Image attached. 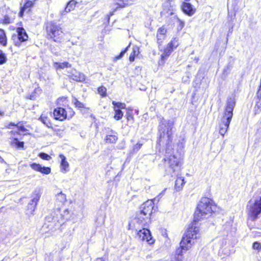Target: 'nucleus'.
Segmentation results:
<instances>
[{
    "mask_svg": "<svg viewBox=\"0 0 261 261\" xmlns=\"http://www.w3.org/2000/svg\"><path fill=\"white\" fill-rule=\"evenodd\" d=\"M232 224L231 222H229L227 223L226 226L225 227V229H226L227 231L230 229V227L231 226Z\"/></svg>",
    "mask_w": 261,
    "mask_h": 261,
    "instance_id": "nucleus-47",
    "label": "nucleus"
},
{
    "mask_svg": "<svg viewBox=\"0 0 261 261\" xmlns=\"http://www.w3.org/2000/svg\"><path fill=\"white\" fill-rule=\"evenodd\" d=\"M179 45L178 39L176 38H173L167 44L161 55L162 60L164 61L168 58L174 49L176 48Z\"/></svg>",
    "mask_w": 261,
    "mask_h": 261,
    "instance_id": "nucleus-10",
    "label": "nucleus"
},
{
    "mask_svg": "<svg viewBox=\"0 0 261 261\" xmlns=\"http://www.w3.org/2000/svg\"><path fill=\"white\" fill-rule=\"evenodd\" d=\"M4 113L0 111V115H1V116H3V115H4Z\"/></svg>",
    "mask_w": 261,
    "mask_h": 261,
    "instance_id": "nucleus-51",
    "label": "nucleus"
},
{
    "mask_svg": "<svg viewBox=\"0 0 261 261\" xmlns=\"http://www.w3.org/2000/svg\"><path fill=\"white\" fill-rule=\"evenodd\" d=\"M76 4V2L74 0H71L70 1H69L67 4V6L65 8L64 10L62 12L61 15H64L66 14V13H68L74 10Z\"/></svg>",
    "mask_w": 261,
    "mask_h": 261,
    "instance_id": "nucleus-22",
    "label": "nucleus"
},
{
    "mask_svg": "<svg viewBox=\"0 0 261 261\" xmlns=\"http://www.w3.org/2000/svg\"><path fill=\"white\" fill-rule=\"evenodd\" d=\"M40 91V90L39 89H35V91Z\"/></svg>",
    "mask_w": 261,
    "mask_h": 261,
    "instance_id": "nucleus-53",
    "label": "nucleus"
},
{
    "mask_svg": "<svg viewBox=\"0 0 261 261\" xmlns=\"http://www.w3.org/2000/svg\"><path fill=\"white\" fill-rule=\"evenodd\" d=\"M142 146V144L139 143H137L136 144L133 146V148L130 151V152L132 153H136L141 148Z\"/></svg>",
    "mask_w": 261,
    "mask_h": 261,
    "instance_id": "nucleus-32",
    "label": "nucleus"
},
{
    "mask_svg": "<svg viewBox=\"0 0 261 261\" xmlns=\"http://www.w3.org/2000/svg\"><path fill=\"white\" fill-rule=\"evenodd\" d=\"M166 33V30L164 27L160 28L158 30V33L159 34L163 35L165 36Z\"/></svg>",
    "mask_w": 261,
    "mask_h": 261,
    "instance_id": "nucleus-40",
    "label": "nucleus"
},
{
    "mask_svg": "<svg viewBox=\"0 0 261 261\" xmlns=\"http://www.w3.org/2000/svg\"><path fill=\"white\" fill-rule=\"evenodd\" d=\"M39 156L42 159L46 161H49L51 159L50 155L44 152L40 153L39 154Z\"/></svg>",
    "mask_w": 261,
    "mask_h": 261,
    "instance_id": "nucleus-35",
    "label": "nucleus"
},
{
    "mask_svg": "<svg viewBox=\"0 0 261 261\" xmlns=\"http://www.w3.org/2000/svg\"><path fill=\"white\" fill-rule=\"evenodd\" d=\"M181 8L183 12L189 16L194 14L196 9L189 3L183 2L181 5Z\"/></svg>",
    "mask_w": 261,
    "mask_h": 261,
    "instance_id": "nucleus-16",
    "label": "nucleus"
},
{
    "mask_svg": "<svg viewBox=\"0 0 261 261\" xmlns=\"http://www.w3.org/2000/svg\"><path fill=\"white\" fill-rule=\"evenodd\" d=\"M0 44L6 46L7 44V39L5 31L0 29Z\"/></svg>",
    "mask_w": 261,
    "mask_h": 261,
    "instance_id": "nucleus-26",
    "label": "nucleus"
},
{
    "mask_svg": "<svg viewBox=\"0 0 261 261\" xmlns=\"http://www.w3.org/2000/svg\"><path fill=\"white\" fill-rule=\"evenodd\" d=\"M256 96L258 98H261V88L259 87V89L256 93Z\"/></svg>",
    "mask_w": 261,
    "mask_h": 261,
    "instance_id": "nucleus-46",
    "label": "nucleus"
},
{
    "mask_svg": "<svg viewBox=\"0 0 261 261\" xmlns=\"http://www.w3.org/2000/svg\"><path fill=\"white\" fill-rule=\"evenodd\" d=\"M132 111V110L129 109V108L127 109V113L126 115V118H127V120H134L133 116L131 113Z\"/></svg>",
    "mask_w": 261,
    "mask_h": 261,
    "instance_id": "nucleus-38",
    "label": "nucleus"
},
{
    "mask_svg": "<svg viewBox=\"0 0 261 261\" xmlns=\"http://www.w3.org/2000/svg\"><path fill=\"white\" fill-rule=\"evenodd\" d=\"M46 31L49 37L53 39L55 42H60L64 36L60 26L52 22L47 24Z\"/></svg>",
    "mask_w": 261,
    "mask_h": 261,
    "instance_id": "nucleus-7",
    "label": "nucleus"
},
{
    "mask_svg": "<svg viewBox=\"0 0 261 261\" xmlns=\"http://www.w3.org/2000/svg\"><path fill=\"white\" fill-rule=\"evenodd\" d=\"M228 16L229 17L230 16V12H228Z\"/></svg>",
    "mask_w": 261,
    "mask_h": 261,
    "instance_id": "nucleus-56",
    "label": "nucleus"
},
{
    "mask_svg": "<svg viewBox=\"0 0 261 261\" xmlns=\"http://www.w3.org/2000/svg\"><path fill=\"white\" fill-rule=\"evenodd\" d=\"M12 22L11 19L7 15L5 16L3 19V23L5 24H9Z\"/></svg>",
    "mask_w": 261,
    "mask_h": 261,
    "instance_id": "nucleus-41",
    "label": "nucleus"
},
{
    "mask_svg": "<svg viewBox=\"0 0 261 261\" xmlns=\"http://www.w3.org/2000/svg\"><path fill=\"white\" fill-rule=\"evenodd\" d=\"M54 116L57 120H63L66 118V112L64 109L58 108L55 109Z\"/></svg>",
    "mask_w": 261,
    "mask_h": 261,
    "instance_id": "nucleus-18",
    "label": "nucleus"
},
{
    "mask_svg": "<svg viewBox=\"0 0 261 261\" xmlns=\"http://www.w3.org/2000/svg\"><path fill=\"white\" fill-rule=\"evenodd\" d=\"M98 92L102 97L107 96V88L103 86H101L98 89Z\"/></svg>",
    "mask_w": 261,
    "mask_h": 261,
    "instance_id": "nucleus-33",
    "label": "nucleus"
},
{
    "mask_svg": "<svg viewBox=\"0 0 261 261\" xmlns=\"http://www.w3.org/2000/svg\"><path fill=\"white\" fill-rule=\"evenodd\" d=\"M7 61V57L5 54L0 50V64L5 63Z\"/></svg>",
    "mask_w": 261,
    "mask_h": 261,
    "instance_id": "nucleus-34",
    "label": "nucleus"
},
{
    "mask_svg": "<svg viewBox=\"0 0 261 261\" xmlns=\"http://www.w3.org/2000/svg\"><path fill=\"white\" fill-rule=\"evenodd\" d=\"M153 207V201L152 200H148L141 205L139 212L150 217Z\"/></svg>",
    "mask_w": 261,
    "mask_h": 261,
    "instance_id": "nucleus-13",
    "label": "nucleus"
},
{
    "mask_svg": "<svg viewBox=\"0 0 261 261\" xmlns=\"http://www.w3.org/2000/svg\"><path fill=\"white\" fill-rule=\"evenodd\" d=\"M164 35L157 33V39L158 41H160L161 42H162V40L164 39Z\"/></svg>",
    "mask_w": 261,
    "mask_h": 261,
    "instance_id": "nucleus-43",
    "label": "nucleus"
},
{
    "mask_svg": "<svg viewBox=\"0 0 261 261\" xmlns=\"http://www.w3.org/2000/svg\"><path fill=\"white\" fill-rule=\"evenodd\" d=\"M235 106V101L232 98L227 100L226 106L224 113L219 123V133L224 136L227 132L229 127L230 123L233 116V110Z\"/></svg>",
    "mask_w": 261,
    "mask_h": 261,
    "instance_id": "nucleus-3",
    "label": "nucleus"
},
{
    "mask_svg": "<svg viewBox=\"0 0 261 261\" xmlns=\"http://www.w3.org/2000/svg\"><path fill=\"white\" fill-rule=\"evenodd\" d=\"M200 237V229L196 225V224H193L187 229L180 243V247L175 251L176 260L182 261L184 258L183 251L189 250Z\"/></svg>",
    "mask_w": 261,
    "mask_h": 261,
    "instance_id": "nucleus-1",
    "label": "nucleus"
},
{
    "mask_svg": "<svg viewBox=\"0 0 261 261\" xmlns=\"http://www.w3.org/2000/svg\"><path fill=\"white\" fill-rule=\"evenodd\" d=\"M60 211H61L60 208H59L57 210V212L60 213ZM55 213H56V216H54L51 218L53 222L55 223V224H56L57 222L59 223H61L62 220H70V219L69 211L68 209L64 210V211L63 212V213L60 214V218H59L57 216V211H56ZM50 219H51L50 217H48L46 218V220L49 221Z\"/></svg>",
    "mask_w": 261,
    "mask_h": 261,
    "instance_id": "nucleus-11",
    "label": "nucleus"
},
{
    "mask_svg": "<svg viewBox=\"0 0 261 261\" xmlns=\"http://www.w3.org/2000/svg\"><path fill=\"white\" fill-rule=\"evenodd\" d=\"M185 183L186 181H185V179L183 177H177L175 182V190L176 191H181L182 189L183 186Z\"/></svg>",
    "mask_w": 261,
    "mask_h": 261,
    "instance_id": "nucleus-20",
    "label": "nucleus"
},
{
    "mask_svg": "<svg viewBox=\"0 0 261 261\" xmlns=\"http://www.w3.org/2000/svg\"><path fill=\"white\" fill-rule=\"evenodd\" d=\"M40 120L48 127L51 126V123L48 117L46 116L44 114H42L39 118Z\"/></svg>",
    "mask_w": 261,
    "mask_h": 261,
    "instance_id": "nucleus-29",
    "label": "nucleus"
},
{
    "mask_svg": "<svg viewBox=\"0 0 261 261\" xmlns=\"http://www.w3.org/2000/svg\"><path fill=\"white\" fill-rule=\"evenodd\" d=\"M166 165L168 166L166 169L167 174H170L172 176L173 174L178 172L181 165V158L175 155H170L167 160H165Z\"/></svg>",
    "mask_w": 261,
    "mask_h": 261,
    "instance_id": "nucleus-6",
    "label": "nucleus"
},
{
    "mask_svg": "<svg viewBox=\"0 0 261 261\" xmlns=\"http://www.w3.org/2000/svg\"><path fill=\"white\" fill-rule=\"evenodd\" d=\"M132 4V0H114L113 5L112 11H110L108 15L109 19L110 16L114 14V13L118 9L127 7Z\"/></svg>",
    "mask_w": 261,
    "mask_h": 261,
    "instance_id": "nucleus-12",
    "label": "nucleus"
},
{
    "mask_svg": "<svg viewBox=\"0 0 261 261\" xmlns=\"http://www.w3.org/2000/svg\"><path fill=\"white\" fill-rule=\"evenodd\" d=\"M178 22L179 23V25L180 27V29H182L185 25V23L184 21L179 19V18L177 19Z\"/></svg>",
    "mask_w": 261,
    "mask_h": 261,
    "instance_id": "nucleus-45",
    "label": "nucleus"
},
{
    "mask_svg": "<svg viewBox=\"0 0 261 261\" xmlns=\"http://www.w3.org/2000/svg\"><path fill=\"white\" fill-rule=\"evenodd\" d=\"M41 195V193L39 190H36L33 192L31 196L32 199L28 204V207L31 210V212H34L36 209Z\"/></svg>",
    "mask_w": 261,
    "mask_h": 261,
    "instance_id": "nucleus-14",
    "label": "nucleus"
},
{
    "mask_svg": "<svg viewBox=\"0 0 261 261\" xmlns=\"http://www.w3.org/2000/svg\"><path fill=\"white\" fill-rule=\"evenodd\" d=\"M112 104L114 106V109H125L126 107L124 103L117 102L115 101L112 102Z\"/></svg>",
    "mask_w": 261,
    "mask_h": 261,
    "instance_id": "nucleus-30",
    "label": "nucleus"
},
{
    "mask_svg": "<svg viewBox=\"0 0 261 261\" xmlns=\"http://www.w3.org/2000/svg\"><path fill=\"white\" fill-rule=\"evenodd\" d=\"M117 139V133L113 130H111L110 134L106 136L105 141L108 143H114Z\"/></svg>",
    "mask_w": 261,
    "mask_h": 261,
    "instance_id": "nucleus-21",
    "label": "nucleus"
},
{
    "mask_svg": "<svg viewBox=\"0 0 261 261\" xmlns=\"http://www.w3.org/2000/svg\"><path fill=\"white\" fill-rule=\"evenodd\" d=\"M16 124H15L14 123H12V122H11L10 123V124L8 125V126H7V127L8 128H10V126H16Z\"/></svg>",
    "mask_w": 261,
    "mask_h": 261,
    "instance_id": "nucleus-48",
    "label": "nucleus"
},
{
    "mask_svg": "<svg viewBox=\"0 0 261 261\" xmlns=\"http://www.w3.org/2000/svg\"><path fill=\"white\" fill-rule=\"evenodd\" d=\"M12 144H14L17 147H23L24 143L23 142H19L17 139L15 138Z\"/></svg>",
    "mask_w": 261,
    "mask_h": 261,
    "instance_id": "nucleus-37",
    "label": "nucleus"
},
{
    "mask_svg": "<svg viewBox=\"0 0 261 261\" xmlns=\"http://www.w3.org/2000/svg\"><path fill=\"white\" fill-rule=\"evenodd\" d=\"M53 66L56 70H59L71 67V65L67 62L63 63L54 62Z\"/></svg>",
    "mask_w": 261,
    "mask_h": 261,
    "instance_id": "nucleus-24",
    "label": "nucleus"
},
{
    "mask_svg": "<svg viewBox=\"0 0 261 261\" xmlns=\"http://www.w3.org/2000/svg\"><path fill=\"white\" fill-rule=\"evenodd\" d=\"M247 212L251 220H255L261 213V197L259 199L250 200L247 205Z\"/></svg>",
    "mask_w": 261,
    "mask_h": 261,
    "instance_id": "nucleus-5",
    "label": "nucleus"
},
{
    "mask_svg": "<svg viewBox=\"0 0 261 261\" xmlns=\"http://www.w3.org/2000/svg\"><path fill=\"white\" fill-rule=\"evenodd\" d=\"M10 133H12V134H13V133H14V132H13V131H11V132H10Z\"/></svg>",
    "mask_w": 261,
    "mask_h": 261,
    "instance_id": "nucleus-54",
    "label": "nucleus"
},
{
    "mask_svg": "<svg viewBox=\"0 0 261 261\" xmlns=\"http://www.w3.org/2000/svg\"><path fill=\"white\" fill-rule=\"evenodd\" d=\"M73 102L74 105L77 108H81L85 107L84 104L83 103L80 102V101H79L76 98L74 99V100H73Z\"/></svg>",
    "mask_w": 261,
    "mask_h": 261,
    "instance_id": "nucleus-36",
    "label": "nucleus"
},
{
    "mask_svg": "<svg viewBox=\"0 0 261 261\" xmlns=\"http://www.w3.org/2000/svg\"><path fill=\"white\" fill-rule=\"evenodd\" d=\"M17 34H13L12 39L16 46H19L20 42L28 40V36L23 28H18L16 30Z\"/></svg>",
    "mask_w": 261,
    "mask_h": 261,
    "instance_id": "nucleus-9",
    "label": "nucleus"
},
{
    "mask_svg": "<svg viewBox=\"0 0 261 261\" xmlns=\"http://www.w3.org/2000/svg\"><path fill=\"white\" fill-rule=\"evenodd\" d=\"M0 160H2V161H3V159L1 158V156H0Z\"/></svg>",
    "mask_w": 261,
    "mask_h": 261,
    "instance_id": "nucleus-55",
    "label": "nucleus"
},
{
    "mask_svg": "<svg viewBox=\"0 0 261 261\" xmlns=\"http://www.w3.org/2000/svg\"><path fill=\"white\" fill-rule=\"evenodd\" d=\"M215 208L216 205L210 199L206 197L202 198L195 212L194 221L191 225L196 224V225L199 227L196 221L208 218L211 216ZM199 228L200 229V228Z\"/></svg>",
    "mask_w": 261,
    "mask_h": 261,
    "instance_id": "nucleus-2",
    "label": "nucleus"
},
{
    "mask_svg": "<svg viewBox=\"0 0 261 261\" xmlns=\"http://www.w3.org/2000/svg\"><path fill=\"white\" fill-rule=\"evenodd\" d=\"M235 16H236V14H235V13H232L231 16V18H232V17H235Z\"/></svg>",
    "mask_w": 261,
    "mask_h": 261,
    "instance_id": "nucleus-50",
    "label": "nucleus"
},
{
    "mask_svg": "<svg viewBox=\"0 0 261 261\" xmlns=\"http://www.w3.org/2000/svg\"><path fill=\"white\" fill-rule=\"evenodd\" d=\"M173 122L170 121H166L163 119L161 121L159 127V131L160 132V138L159 143H165L169 144L171 142L172 136V127Z\"/></svg>",
    "mask_w": 261,
    "mask_h": 261,
    "instance_id": "nucleus-4",
    "label": "nucleus"
},
{
    "mask_svg": "<svg viewBox=\"0 0 261 261\" xmlns=\"http://www.w3.org/2000/svg\"><path fill=\"white\" fill-rule=\"evenodd\" d=\"M72 80L77 82H83L85 80V75L81 72H77L76 70L70 75Z\"/></svg>",
    "mask_w": 261,
    "mask_h": 261,
    "instance_id": "nucleus-23",
    "label": "nucleus"
},
{
    "mask_svg": "<svg viewBox=\"0 0 261 261\" xmlns=\"http://www.w3.org/2000/svg\"><path fill=\"white\" fill-rule=\"evenodd\" d=\"M129 47V45L127 47H126V48L124 50L122 51L120 53V55L118 56L117 58L120 59L121 57H122L123 56V55H124V54L127 51L128 48Z\"/></svg>",
    "mask_w": 261,
    "mask_h": 261,
    "instance_id": "nucleus-42",
    "label": "nucleus"
},
{
    "mask_svg": "<svg viewBox=\"0 0 261 261\" xmlns=\"http://www.w3.org/2000/svg\"><path fill=\"white\" fill-rule=\"evenodd\" d=\"M95 261H105L102 258H97Z\"/></svg>",
    "mask_w": 261,
    "mask_h": 261,
    "instance_id": "nucleus-49",
    "label": "nucleus"
},
{
    "mask_svg": "<svg viewBox=\"0 0 261 261\" xmlns=\"http://www.w3.org/2000/svg\"><path fill=\"white\" fill-rule=\"evenodd\" d=\"M61 159L60 170L63 173H66L69 171V164L66 161V157L62 154L59 155Z\"/></svg>",
    "mask_w": 261,
    "mask_h": 261,
    "instance_id": "nucleus-19",
    "label": "nucleus"
},
{
    "mask_svg": "<svg viewBox=\"0 0 261 261\" xmlns=\"http://www.w3.org/2000/svg\"><path fill=\"white\" fill-rule=\"evenodd\" d=\"M139 48L137 46H135L133 47V51L130 54L129 58V60L130 62H133L135 60V57H137L140 54Z\"/></svg>",
    "mask_w": 261,
    "mask_h": 261,
    "instance_id": "nucleus-27",
    "label": "nucleus"
},
{
    "mask_svg": "<svg viewBox=\"0 0 261 261\" xmlns=\"http://www.w3.org/2000/svg\"><path fill=\"white\" fill-rule=\"evenodd\" d=\"M252 247L254 249L260 250L261 249V243L255 242L253 244Z\"/></svg>",
    "mask_w": 261,
    "mask_h": 261,
    "instance_id": "nucleus-39",
    "label": "nucleus"
},
{
    "mask_svg": "<svg viewBox=\"0 0 261 261\" xmlns=\"http://www.w3.org/2000/svg\"><path fill=\"white\" fill-rule=\"evenodd\" d=\"M30 166L32 169L45 174H48L51 172V169L49 167H42L39 164L33 163Z\"/></svg>",
    "mask_w": 261,
    "mask_h": 261,
    "instance_id": "nucleus-17",
    "label": "nucleus"
},
{
    "mask_svg": "<svg viewBox=\"0 0 261 261\" xmlns=\"http://www.w3.org/2000/svg\"><path fill=\"white\" fill-rule=\"evenodd\" d=\"M114 110L115 111L114 118L117 120L121 119L123 116V112L119 109H116Z\"/></svg>",
    "mask_w": 261,
    "mask_h": 261,
    "instance_id": "nucleus-31",
    "label": "nucleus"
},
{
    "mask_svg": "<svg viewBox=\"0 0 261 261\" xmlns=\"http://www.w3.org/2000/svg\"><path fill=\"white\" fill-rule=\"evenodd\" d=\"M137 223L143 227H147L150 222V217L145 214L139 212L137 213L136 217Z\"/></svg>",
    "mask_w": 261,
    "mask_h": 261,
    "instance_id": "nucleus-15",
    "label": "nucleus"
},
{
    "mask_svg": "<svg viewBox=\"0 0 261 261\" xmlns=\"http://www.w3.org/2000/svg\"><path fill=\"white\" fill-rule=\"evenodd\" d=\"M145 227L137 231V238L139 241L146 242L150 245L152 244L154 240L152 239L150 230Z\"/></svg>",
    "mask_w": 261,
    "mask_h": 261,
    "instance_id": "nucleus-8",
    "label": "nucleus"
},
{
    "mask_svg": "<svg viewBox=\"0 0 261 261\" xmlns=\"http://www.w3.org/2000/svg\"><path fill=\"white\" fill-rule=\"evenodd\" d=\"M17 127L19 131H21L22 132H24L27 130V129L22 125L18 126Z\"/></svg>",
    "mask_w": 261,
    "mask_h": 261,
    "instance_id": "nucleus-44",
    "label": "nucleus"
},
{
    "mask_svg": "<svg viewBox=\"0 0 261 261\" xmlns=\"http://www.w3.org/2000/svg\"><path fill=\"white\" fill-rule=\"evenodd\" d=\"M56 200L62 204H64L66 202V196L62 192L56 195Z\"/></svg>",
    "mask_w": 261,
    "mask_h": 261,
    "instance_id": "nucleus-28",
    "label": "nucleus"
},
{
    "mask_svg": "<svg viewBox=\"0 0 261 261\" xmlns=\"http://www.w3.org/2000/svg\"><path fill=\"white\" fill-rule=\"evenodd\" d=\"M224 242L223 241L222 243H221L220 246L222 247L224 245Z\"/></svg>",
    "mask_w": 261,
    "mask_h": 261,
    "instance_id": "nucleus-52",
    "label": "nucleus"
},
{
    "mask_svg": "<svg viewBox=\"0 0 261 261\" xmlns=\"http://www.w3.org/2000/svg\"><path fill=\"white\" fill-rule=\"evenodd\" d=\"M33 5V3L31 1L27 2L24 6L21 8L19 15L22 17L24 12L28 13L30 11V8Z\"/></svg>",
    "mask_w": 261,
    "mask_h": 261,
    "instance_id": "nucleus-25",
    "label": "nucleus"
}]
</instances>
